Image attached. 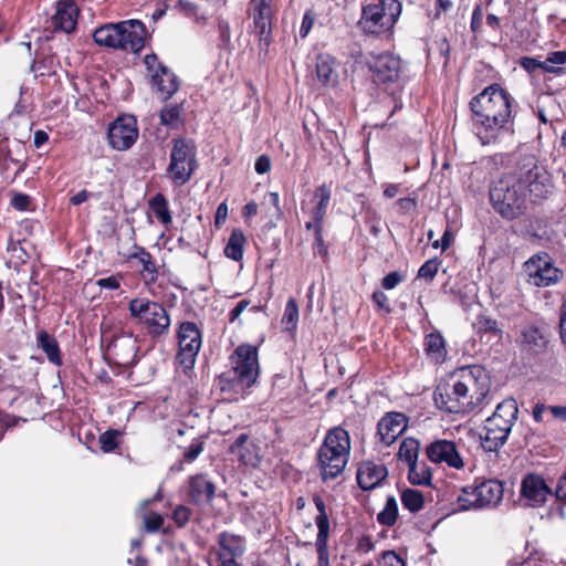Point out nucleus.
<instances>
[{"mask_svg": "<svg viewBox=\"0 0 566 566\" xmlns=\"http://www.w3.org/2000/svg\"><path fill=\"white\" fill-rule=\"evenodd\" d=\"M549 171L534 155H524L513 172L504 174L489 190L493 210L504 220L513 221L527 212L526 190L533 202L548 198L553 190Z\"/></svg>", "mask_w": 566, "mask_h": 566, "instance_id": "nucleus-1", "label": "nucleus"}, {"mask_svg": "<svg viewBox=\"0 0 566 566\" xmlns=\"http://www.w3.org/2000/svg\"><path fill=\"white\" fill-rule=\"evenodd\" d=\"M514 97L497 83L471 98V130L481 145H496L503 136L514 132Z\"/></svg>", "mask_w": 566, "mask_h": 566, "instance_id": "nucleus-2", "label": "nucleus"}, {"mask_svg": "<svg viewBox=\"0 0 566 566\" xmlns=\"http://www.w3.org/2000/svg\"><path fill=\"white\" fill-rule=\"evenodd\" d=\"M350 449V437L346 429L337 426L326 432L315 457V465L323 483L336 480L344 473Z\"/></svg>", "mask_w": 566, "mask_h": 566, "instance_id": "nucleus-3", "label": "nucleus"}, {"mask_svg": "<svg viewBox=\"0 0 566 566\" xmlns=\"http://www.w3.org/2000/svg\"><path fill=\"white\" fill-rule=\"evenodd\" d=\"M93 39L99 46L139 53L150 34L142 21L132 19L98 27L93 32Z\"/></svg>", "mask_w": 566, "mask_h": 566, "instance_id": "nucleus-4", "label": "nucleus"}, {"mask_svg": "<svg viewBox=\"0 0 566 566\" xmlns=\"http://www.w3.org/2000/svg\"><path fill=\"white\" fill-rule=\"evenodd\" d=\"M101 349L103 357L109 366L129 368L138 358L139 350L136 336L122 327L101 328Z\"/></svg>", "mask_w": 566, "mask_h": 566, "instance_id": "nucleus-5", "label": "nucleus"}, {"mask_svg": "<svg viewBox=\"0 0 566 566\" xmlns=\"http://www.w3.org/2000/svg\"><path fill=\"white\" fill-rule=\"evenodd\" d=\"M491 378L481 365L462 366V416L479 415L489 403Z\"/></svg>", "mask_w": 566, "mask_h": 566, "instance_id": "nucleus-6", "label": "nucleus"}, {"mask_svg": "<svg viewBox=\"0 0 566 566\" xmlns=\"http://www.w3.org/2000/svg\"><path fill=\"white\" fill-rule=\"evenodd\" d=\"M128 311L130 317L143 325L153 340H160L169 335L171 319L163 304L136 297L129 301Z\"/></svg>", "mask_w": 566, "mask_h": 566, "instance_id": "nucleus-7", "label": "nucleus"}, {"mask_svg": "<svg viewBox=\"0 0 566 566\" xmlns=\"http://www.w3.org/2000/svg\"><path fill=\"white\" fill-rule=\"evenodd\" d=\"M401 13V3L398 0H378L363 7L358 21L364 33L380 36L394 30Z\"/></svg>", "mask_w": 566, "mask_h": 566, "instance_id": "nucleus-8", "label": "nucleus"}, {"mask_svg": "<svg viewBox=\"0 0 566 566\" xmlns=\"http://www.w3.org/2000/svg\"><path fill=\"white\" fill-rule=\"evenodd\" d=\"M170 161L167 175L175 186L186 185L198 169L197 145L191 138L171 140Z\"/></svg>", "mask_w": 566, "mask_h": 566, "instance_id": "nucleus-9", "label": "nucleus"}, {"mask_svg": "<svg viewBox=\"0 0 566 566\" xmlns=\"http://www.w3.org/2000/svg\"><path fill=\"white\" fill-rule=\"evenodd\" d=\"M176 339L178 349L176 363L185 374L193 370L198 354L202 347V329L195 322L184 321L177 325Z\"/></svg>", "mask_w": 566, "mask_h": 566, "instance_id": "nucleus-10", "label": "nucleus"}, {"mask_svg": "<svg viewBox=\"0 0 566 566\" xmlns=\"http://www.w3.org/2000/svg\"><path fill=\"white\" fill-rule=\"evenodd\" d=\"M526 282L536 287H548L558 284L564 279V271L555 265L549 253L539 251L523 264Z\"/></svg>", "mask_w": 566, "mask_h": 566, "instance_id": "nucleus-11", "label": "nucleus"}, {"mask_svg": "<svg viewBox=\"0 0 566 566\" xmlns=\"http://www.w3.org/2000/svg\"><path fill=\"white\" fill-rule=\"evenodd\" d=\"M503 483L497 480L475 481L462 486V511L495 506L503 497Z\"/></svg>", "mask_w": 566, "mask_h": 566, "instance_id": "nucleus-12", "label": "nucleus"}, {"mask_svg": "<svg viewBox=\"0 0 566 566\" xmlns=\"http://www.w3.org/2000/svg\"><path fill=\"white\" fill-rule=\"evenodd\" d=\"M144 64L150 76V86L159 94L163 102L169 101L179 90L178 76L165 65L156 53L146 54Z\"/></svg>", "mask_w": 566, "mask_h": 566, "instance_id": "nucleus-13", "label": "nucleus"}, {"mask_svg": "<svg viewBox=\"0 0 566 566\" xmlns=\"http://www.w3.org/2000/svg\"><path fill=\"white\" fill-rule=\"evenodd\" d=\"M272 0H250L249 15L253 20L254 34L258 38L260 53L268 54L273 41Z\"/></svg>", "mask_w": 566, "mask_h": 566, "instance_id": "nucleus-14", "label": "nucleus"}, {"mask_svg": "<svg viewBox=\"0 0 566 566\" xmlns=\"http://www.w3.org/2000/svg\"><path fill=\"white\" fill-rule=\"evenodd\" d=\"M232 373L239 375L241 380L256 384L260 376L258 347L251 344L239 345L229 357Z\"/></svg>", "mask_w": 566, "mask_h": 566, "instance_id": "nucleus-15", "label": "nucleus"}, {"mask_svg": "<svg viewBox=\"0 0 566 566\" xmlns=\"http://www.w3.org/2000/svg\"><path fill=\"white\" fill-rule=\"evenodd\" d=\"M137 138V120L133 115H120L108 126L107 139L113 149L127 150L136 143Z\"/></svg>", "mask_w": 566, "mask_h": 566, "instance_id": "nucleus-16", "label": "nucleus"}, {"mask_svg": "<svg viewBox=\"0 0 566 566\" xmlns=\"http://www.w3.org/2000/svg\"><path fill=\"white\" fill-rule=\"evenodd\" d=\"M470 441L469 449L482 450L483 452H497V450L506 442L507 436L497 428L484 424L476 428L469 427L467 432Z\"/></svg>", "mask_w": 566, "mask_h": 566, "instance_id": "nucleus-17", "label": "nucleus"}, {"mask_svg": "<svg viewBox=\"0 0 566 566\" xmlns=\"http://www.w3.org/2000/svg\"><path fill=\"white\" fill-rule=\"evenodd\" d=\"M313 503L317 510L315 524L317 526V535L315 547L317 553L318 566H329L328 536L331 532L327 507L322 496L315 494Z\"/></svg>", "mask_w": 566, "mask_h": 566, "instance_id": "nucleus-18", "label": "nucleus"}, {"mask_svg": "<svg viewBox=\"0 0 566 566\" xmlns=\"http://www.w3.org/2000/svg\"><path fill=\"white\" fill-rule=\"evenodd\" d=\"M520 495L526 500L528 506L542 507L553 496V490L541 474L532 472L523 476Z\"/></svg>", "mask_w": 566, "mask_h": 566, "instance_id": "nucleus-19", "label": "nucleus"}, {"mask_svg": "<svg viewBox=\"0 0 566 566\" xmlns=\"http://www.w3.org/2000/svg\"><path fill=\"white\" fill-rule=\"evenodd\" d=\"M216 386L223 401L237 402L245 397L247 391L253 387L254 384L247 379L241 380L239 375L228 369L216 378Z\"/></svg>", "mask_w": 566, "mask_h": 566, "instance_id": "nucleus-20", "label": "nucleus"}, {"mask_svg": "<svg viewBox=\"0 0 566 566\" xmlns=\"http://www.w3.org/2000/svg\"><path fill=\"white\" fill-rule=\"evenodd\" d=\"M137 261L140 266L139 275L147 289H151L158 280V266L153 254L139 244H134L132 251L126 255V261Z\"/></svg>", "mask_w": 566, "mask_h": 566, "instance_id": "nucleus-21", "label": "nucleus"}, {"mask_svg": "<svg viewBox=\"0 0 566 566\" xmlns=\"http://www.w3.org/2000/svg\"><path fill=\"white\" fill-rule=\"evenodd\" d=\"M408 427V417L398 411L387 412L377 423V436L386 447L391 446Z\"/></svg>", "mask_w": 566, "mask_h": 566, "instance_id": "nucleus-22", "label": "nucleus"}, {"mask_svg": "<svg viewBox=\"0 0 566 566\" xmlns=\"http://www.w3.org/2000/svg\"><path fill=\"white\" fill-rule=\"evenodd\" d=\"M375 83H396L400 77L401 61L392 54H380L369 64Z\"/></svg>", "mask_w": 566, "mask_h": 566, "instance_id": "nucleus-23", "label": "nucleus"}, {"mask_svg": "<svg viewBox=\"0 0 566 566\" xmlns=\"http://www.w3.org/2000/svg\"><path fill=\"white\" fill-rule=\"evenodd\" d=\"M549 345V339L544 326L532 323L526 324L521 329L520 346L521 349L531 354H544Z\"/></svg>", "mask_w": 566, "mask_h": 566, "instance_id": "nucleus-24", "label": "nucleus"}, {"mask_svg": "<svg viewBox=\"0 0 566 566\" xmlns=\"http://www.w3.org/2000/svg\"><path fill=\"white\" fill-rule=\"evenodd\" d=\"M387 476L386 465L371 460L360 462L356 472L357 484L363 491H373L379 488Z\"/></svg>", "mask_w": 566, "mask_h": 566, "instance_id": "nucleus-25", "label": "nucleus"}, {"mask_svg": "<svg viewBox=\"0 0 566 566\" xmlns=\"http://www.w3.org/2000/svg\"><path fill=\"white\" fill-rule=\"evenodd\" d=\"M80 9L74 0H59L51 19L54 31L72 33L76 29Z\"/></svg>", "mask_w": 566, "mask_h": 566, "instance_id": "nucleus-26", "label": "nucleus"}, {"mask_svg": "<svg viewBox=\"0 0 566 566\" xmlns=\"http://www.w3.org/2000/svg\"><path fill=\"white\" fill-rule=\"evenodd\" d=\"M216 494L214 483L206 474L191 475L188 479V501L196 506L211 504Z\"/></svg>", "mask_w": 566, "mask_h": 566, "instance_id": "nucleus-27", "label": "nucleus"}, {"mask_svg": "<svg viewBox=\"0 0 566 566\" xmlns=\"http://www.w3.org/2000/svg\"><path fill=\"white\" fill-rule=\"evenodd\" d=\"M426 453L433 463L446 462L451 468L460 469V454L453 441L436 440L427 447Z\"/></svg>", "mask_w": 566, "mask_h": 566, "instance_id": "nucleus-28", "label": "nucleus"}, {"mask_svg": "<svg viewBox=\"0 0 566 566\" xmlns=\"http://www.w3.org/2000/svg\"><path fill=\"white\" fill-rule=\"evenodd\" d=\"M229 452L235 455L239 463L244 467L256 468L260 464L261 458L258 453V447L248 433L239 434L230 446Z\"/></svg>", "mask_w": 566, "mask_h": 566, "instance_id": "nucleus-29", "label": "nucleus"}, {"mask_svg": "<svg viewBox=\"0 0 566 566\" xmlns=\"http://www.w3.org/2000/svg\"><path fill=\"white\" fill-rule=\"evenodd\" d=\"M218 544L220 547L218 553L220 563L232 564L233 562H237L245 551L244 537L226 531L219 534Z\"/></svg>", "mask_w": 566, "mask_h": 566, "instance_id": "nucleus-30", "label": "nucleus"}, {"mask_svg": "<svg viewBox=\"0 0 566 566\" xmlns=\"http://www.w3.org/2000/svg\"><path fill=\"white\" fill-rule=\"evenodd\" d=\"M436 406L446 412H460V380L452 385L446 382L440 384L433 394Z\"/></svg>", "mask_w": 566, "mask_h": 566, "instance_id": "nucleus-31", "label": "nucleus"}, {"mask_svg": "<svg viewBox=\"0 0 566 566\" xmlns=\"http://www.w3.org/2000/svg\"><path fill=\"white\" fill-rule=\"evenodd\" d=\"M337 66L336 59L328 53H319L316 56V75L323 85H329L337 82Z\"/></svg>", "mask_w": 566, "mask_h": 566, "instance_id": "nucleus-32", "label": "nucleus"}, {"mask_svg": "<svg viewBox=\"0 0 566 566\" xmlns=\"http://www.w3.org/2000/svg\"><path fill=\"white\" fill-rule=\"evenodd\" d=\"M331 198V185L322 184L314 190L313 201L315 202V206L310 210V221L324 222Z\"/></svg>", "mask_w": 566, "mask_h": 566, "instance_id": "nucleus-33", "label": "nucleus"}, {"mask_svg": "<svg viewBox=\"0 0 566 566\" xmlns=\"http://www.w3.org/2000/svg\"><path fill=\"white\" fill-rule=\"evenodd\" d=\"M36 343H38V346L46 355L48 360L52 365H54L56 367H60L63 365V358H62L60 345L53 335H51L49 332L42 329L36 334Z\"/></svg>", "mask_w": 566, "mask_h": 566, "instance_id": "nucleus-34", "label": "nucleus"}, {"mask_svg": "<svg viewBox=\"0 0 566 566\" xmlns=\"http://www.w3.org/2000/svg\"><path fill=\"white\" fill-rule=\"evenodd\" d=\"M473 326L480 335V338L486 339V342L494 340L495 343H499L503 337V331L499 326L497 321L486 315H479Z\"/></svg>", "mask_w": 566, "mask_h": 566, "instance_id": "nucleus-35", "label": "nucleus"}, {"mask_svg": "<svg viewBox=\"0 0 566 566\" xmlns=\"http://www.w3.org/2000/svg\"><path fill=\"white\" fill-rule=\"evenodd\" d=\"M248 243V239L241 228L232 229L228 242L224 247V255L235 262H240L244 255V247Z\"/></svg>", "mask_w": 566, "mask_h": 566, "instance_id": "nucleus-36", "label": "nucleus"}, {"mask_svg": "<svg viewBox=\"0 0 566 566\" xmlns=\"http://www.w3.org/2000/svg\"><path fill=\"white\" fill-rule=\"evenodd\" d=\"M182 113V104H167L159 112V123L170 129H179L184 125Z\"/></svg>", "mask_w": 566, "mask_h": 566, "instance_id": "nucleus-37", "label": "nucleus"}, {"mask_svg": "<svg viewBox=\"0 0 566 566\" xmlns=\"http://www.w3.org/2000/svg\"><path fill=\"white\" fill-rule=\"evenodd\" d=\"M427 356L436 363H442L447 355L446 343L441 334L430 333L424 338Z\"/></svg>", "mask_w": 566, "mask_h": 566, "instance_id": "nucleus-38", "label": "nucleus"}, {"mask_svg": "<svg viewBox=\"0 0 566 566\" xmlns=\"http://www.w3.org/2000/svg\"><path fill=\"white\" fill-rule=\"evenodd\" d=\"M148 207L161 224L168 226L172 222L169 203L164 193L157 192L151 197L148 200Z\"/></svg>", "mask_w": 566, "mask_h": 566, "instance_id": "nucleus-39", "label": "nucleus"}, {"mask_svg": "<svg viewBox=\"0 0 566 566\" xmlns=\"http://www.w3.org/2000/svg\"><path fill=\"white\" fill-rule=\"evenodd\" d=\"M323 226L324 222H315V221H306L305 229L307 231H312L314 235V241L312 244L313 252L318 254L324 262L328 260V245L325 243L323 238Z\"/></svg>", "mask_w": 566, "mask_h": 566, "instance_id": "nucleus-40", "label": "nucleus"}, {"mask_svg": "<svg viewBox=\"0 0 566 566\" xmlns=\"http://www.w3.org/2000/svg\"><path fill=\"white\" fill-rule=\"evenodd\" d=\"M408 481L412 485L430 486L432 481V470L424 462H417L409 467Z\"/></svg>", "mask_w": 566, "mask_h": 566, "instance_id": "nucleus-41", "label": "nucleus"}, {"mask_svg": "<svg viewBox=\"0 0 566 566\" xmlns=\"http://www.w3.org/2000/svg\"><path fill=\"white\" fill-rule=\"evenodd\" d=\"M402 506L410 513H418L424 507V495L421 491L407 488L400 494Z\"/></svg>", "mask_w": 566, "mask_h": 566, "instance_id": "nucleus-42", "label": "nucleus"}, {"mask_svg": "<svg viewBox=\"0 0 566 566\" xmlns=\"http://www.w3.org/2000/svg\"><path fill=\"white\" fill-rule=\"evenodd\" d=\"M420 444L415 438H406L401 441L397 457L405 461L408 468L418 462Z\"/></svg>", "mask_w": 566, "mask_h": 566, "instance_id": "nucleus-43", "label": "nucleus"}, {"mask_svg": "<svg viewBox=\"0 0 566 566\" xmlns=\"http://www.w3.org/2000/svg\"><path fill=\"white\" fill-rule=\"evenodd\" d=\"M398 520V504L394 495L386 497L384 509L377 514V522L386 527H392Z\"/></svg>", "mask_w": 566, "mask_h": 566, "instance_id": "nucleus-44", "label": "nucleus"}, {"mask_svg": "<svg viewBox=\"0 0 566 566\" xmlns=\"http://www.w3.org/2000/svg\"><path fill=\"white\" fill-rule=\"evenodd\" d=\"M298 305L294 297H290L285 304L284 313L281 319L286 332L293 333L297 328L298 323Z\"/></svg>", "mask_w": 566, "mask_h": 566, "instance_id": "nucleus-45", "label": "nucleus"}, {"mask_svg": "<svg viewBox=\"0 0 566 566\" xmlns=\"http://www.w3.org/2000/svg\"><path fill=\"white\" fill-rule=\"evenodd\" d=\"M119 437H122V431L117 429H108L101 433L98 438L101 450L104 453L114 452L119 447Z\"/></svg>", "mask_w": 566, "mask_h": 566, "instance_id": "nucleus-46", "label": "nucleus"}, {"mask_svg": "<svg viewBox=\"0 0 566 566\" xmlns=\"http://www.w3.org/2000/svg\"><path fill=\"white\" fill-rule=\"evenodd\" d=\"M493 413L514 424L518 413L517 403L514 399H505L496 406Z\"/></svg>", "mask_w": 566, "mask_h": 566, "instance_id": "nucleus-47", "label": "nucleus"}, {"mask_svg": "<svg viewBox=\"0 0 566 566\" xmlns=\"http://www.w3.org/2000/svg\"><path fill=\"white\" fill-rule=\"evenodd\" d=\"M553 496H555L558 504V512L560 517L565 516L564 505H566V472L558 479L555 491H553Z\"/></svg>", "mask_w": 566, "mask_h": 566, "instance_id": "nucleus-48", "label": "nucleus"}, {"mask_svg": "<svg viewBox=\"0 0 566 566\" xmlns=\"http://www.w3.org/2000/svg\"><path fill=\"white\" fill-rule=\"evenodd\" d=\"M144 528L148 533L158 532L164 525V517L159 513L148 512L143 516Z\"/></svg>", "mask_w": 566, "mask_h": 566, "instance_id": "nucleus-49", "label": "nucleus"}, {"mask_svg": "<svg viewBox=\"0 0 566 566\" xmlns=\"http://www.w3.org/2000/svg\"><path fill=\"white\" fill-rule=\"evenodd\" d=\"M440 266V261L437 258L426 261L418 270V277L426 280H433Z\"/></svg>", "mask_w": 566, "mask_h": 566, "instance_id": "nucleus-50", "label": "nucleus"}, {"mask_svg": "<svg viewBox=\"0 0 566 566\" xmlns=\"http://www.w3.org/2000/svg\"><path fill=\"white\" fill-rule=\"evenodd\" d=\"M377 566H406V562L395 551H385L378 558Z\"/></svg>", "mask_w": 566, "mask_h": 566, "instance_id": "nucleus-51", "label": "nucleus"}, {"mask_svg": "<svg viewBox=\"0 0 566 566\" xmlns=\"http://www.w3.org/2000/svg\"><path fill=\"white\" fill-rule=\"evenodd\" d=\"M191 515L192 512L188 506L178 505L172 511L171 518L179 528H182L189 523Z\"/></svg>", "mask_w": 566, "mask_h": 566, "instance_id": "nucleus-52", "label": "nucleus"}, {"mask_svg": "<svg viewBox=\"0 0 566 566\" xmlns=\"http://www.w3.org/2000/svg\"><path fill=\"white\" fill-rule=\"evenodd\" d=\"M124 276L122 273L113 274L108 277L98 279L96 285L105 290H118L120 287Z\"/></svg>", "mask_w": 566, "mask_h": 566, "instance_id": "nucleus-53", "label": "nucleus"}, {"mask_svg": "<svg viewBox=\"0 0 566 566\" xmlns=\"http://www.w3.org/2000/svg\"><path fill=\"white\" fill-rule=\"evenodd\" d=\"M315 20H316V13L313 9H307L305 12H304V15H303V19H302V23H301V28H300V36L302 39L306 38L308 35V33L311 32L314 23H315Z\"/></svg>", "mask_w": 566, "mask_h": 566, "instance_id": "nucleus-54", "label": "nucleus"}, {"mask_svg": "<svg viewBox=\"0 0 566 566\" xmlns=\"http://www.w3.org/2000/svg\"><path fill=\"white\" fill-rule=\"evenodd\" d=\"M217 27L219 32L220 46H229L231 42V29L229 22L222 18H219Z\"/></svg>", "mask_w": 566, "mask_h": 566, "instance_id": "nucleus-55", "label": "nucleus"}, {"mask_svg": "<svg viewBox=\"0 0 566 566\" xmlns=\"http://www.w3.org/2000/svg\"><path fill=\"white\" fill-rule=\"evenodd\" d=\"M10 205L18 211H28L31 207V197L22 192H15L11 198Z\"/></svg>", "mask_w": 566, "mask_h": 566, "instance_id": "nucleus-56", "label": "nucleus"}, {"mask_svg": "<svg viewBox=\"0 0 566 566\" xmlns=\"http://www.w3.org/2000/svg\"><path fill=\"white\" fill-rule=\"evenodd\" d=\"M175 8L188 18H198V6L190 0H177Z\"/></svg>", "mask_w": 566, "mask_h": 566, "instance_id": "nucleus-57", "label": "nucleus"}, {"mask_svg": "<svg viewBox=\"0 0 566 566\" xmlns=\"http://www.w3.org/2000/svg\"><path fill=\"white\" fill-rule=\"evenodd\" d=\"M203 450V442L198 438L193 439L190 446L184 452V459L187 462L195 461Z\"/></svg>", "mask_w": 566, "mask_h": 566, "instance_id": "nucleus-58", "label": "nucleus"}, {"mask_svg": "<svg viewBox=\"0 0 566 566\" xmlns=\"http://www.w3.org/2000/svg\"><path fill=\"white\" fill-rule=\"evenodd\" d=\"M400 214H408L412 211H416L418 207V198L415 197H403L398 199L396 202Z\"/></svg>", "mask_w": 566, "mask_h": 566, "instance_id": "nucleus-59", "label": "nucleus"}, {"mask_svg": "<svg viewBox=\"0 0 566 566\" xmlns=\"http://www.w3.org/2000/svg\"><path fill=\"white\" fill-rule=\"evenodd\" d=\"M485 422L489 423V426H493L494 428H497L503 433H506L507 437L512 430V427L514 426V424L510 423L509 421H506L505 419H503L494 413H492V416L488 417L485 419Z\"/></svg>", "mask_w": 566, "mask_h": 566, "instance_id": "nucleus-60", "label": "nucleus"}, {"mask_svg": "<svg viewBox=\"0 0 566 566\" xmlns=\"http://www.w3.org/2000/svg\"><path fill=\"white\" fill-rule=\"evenodd\" d=\"M405 280V276L399 271H392L384 276L381 286L385 290H392Z\"/></svg>", "mask_w": 566, "mask_h": 566, "instance_id": "nucleus-61", "label": "nucleus"}, {"mask_svg": "<svg viewBox=\"0 0 566 566\" xmlns=\"http://www.w3.org/2000/svg\"><path fill=\"white\" fill-rule=\"evenodd\" d=\"M518 65L528 74H534L537 70H539V66H542L539 61L533 56L520 57Z\"/></svg>", "mask_w": 566, "mask_h": 566, "instance_id": "nucleus-62", "label": "nucleus"}, {"mask_svg": "<svg viewBox=\"0 0 566 566\" xmlns=\"http://www.w3.org/2000/svg\"><path fill=\"white\" fill-rule=\"evenodd\" d=\"M371 300L386 314L391 312L388 296L382 291H375L371 295Z\"/></svg>", "mask_w": 566, "mask_h": 566, "instance_id": "nucleus-63", "label": "nucleus"}, {"mask_svg": "<svg viewBox=\"0 0 566 566\" xmlns=\"http://www.w3.org/2000/svg\"><path fill=\"white\" fill-rule=\"evenodd\" d=\"M271 167H272L271 158H270V156H268L265 154L259 156L254 163V169H255L256 174H259V175L268 174L271 170Z\"/></svg>", "mask_w": 566, "mask_h": 566, "instance_id": "nucleus-64", "label": "nucleus"}]
</instances>
